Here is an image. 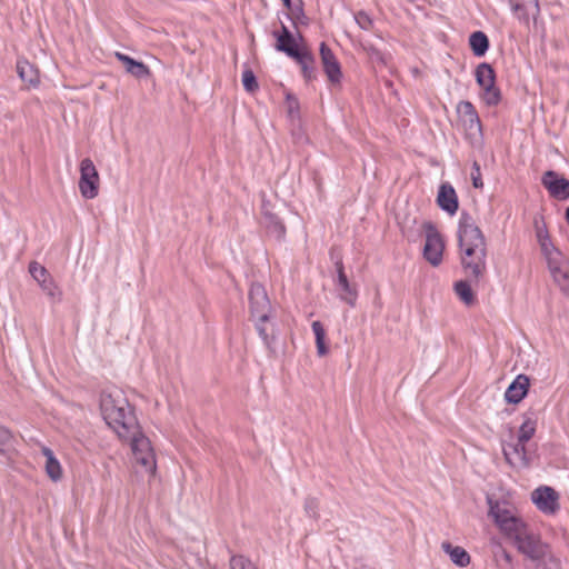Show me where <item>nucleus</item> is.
Listing matches in <instances>:
<instances>
[{"label":"nucleus","instance_id":"obj_1","mask_svg":"<svg viewBox=\"0 0 569 569\" xmlns=\"http://www.w3.org/2000/svg\"><path fill=\"white\" fill-rule=\"evenodd\" d=\"M458 241L465 272L479 280L487 270V243L482 231L468 213H462L460 217Z\"/></svg>","mask_w":569,"mask_h":569},{"label":"nucleus","instance_id":"obj_2","mask_svg":"<svg viewBox=\"0 0 569 569\" xmlns=\"http://www.w3.org/2000/svg\"><path fill=\"white\" fill-rule=\"evenodd\" d=\"M100 409L104 421L114 430L119 438L137 432L139 423L133 408L120 393L102 395Z\"/></svg>","mask_w":569,"mask_h":569},{"label":"nucleus","instance_id":"obj_3","mask_svg":"<svg viewBox=\"0 0 569 569\" xmlns=\"http://www.w3.org/2000/svg\"><path fill=\"white\" fill-rule=\"evenodd\" d=\"M120 439L129 441L134 461L153 476L157 468L154 452L150 440L142 433L140 426L137 427V432L123 436Z\"/></svg>","mask_w":569,"mask_h":569},{"label":"nucleus","instance_id":"obj_4","mask_svg":"<svg viewBox=\"0 0 569 569\" xmlns=\"http://www.w3.org/2000/svg\"><path fill=\"white\" fill-rule=\"evenodd\" d=\"M517 549L532 560L542 561L549 557V547L529 527L513 540Z\"/></svg>","mask_w":569,"mask_h":569},{"label":"nucleus","instance_id":"obj_5","mask_svg":"<svg viewBox=\"0 0 569 569\" xmlns=\"http://www.w3.org/2000/svg\"><path fill=\"white\" fill-rule=\"evenodd\" d=\"M422 229L426 233V242L423 246V258L433 267H438L442 261L445 250V241L430 221L422 223Z\"/></svg>","mask_w":569,"mask_h":569},{"label":"nucleus","instance_id":"obj_6","mask_svg":"<svg viewBox=\"0 0 569 569\" xmlns=\"http://www.w3.org/2000/svg\"><path fill=\"white\" fill-rule=\"evenodd\" d=\"M477 83L483 90V99L488 106H497L501 100L500 90L496 87V73L493 68L486 62L476 69Z\"/></svg>","mask_w":569,"mask_h":569},{"label":"nucleus","instance_id":"obj_7","mask_svg":"<svg viewBox=\"0 0 569 569\" xmlns=\"http://www.w3.org/2000/svg\"><path fill=\"white\" fill-rule=\"evenodd\" d=\"M99 173L89 158L80 162V180L79 190L84 199H93L98 196L99 190Z\"/></svg>","mask_w":569,"mask_h":569},{"label":"nucleus","instance_id":"obj_8","mask_svg":"<svg viewBox=\"0 0 569 569\" xmlns=\"http://www.w3.org/2000/svg\"><path fill=\"white\" fill-rule=\"evenodd\" d=\"M249 301L251 316L256 320H269L271 306L267 291L261 283L254 282L251 284Z\"/></svg>","mask_w":569,"mask_h":569},{"label":"nucleus","instance_id":"obj_9","mask_svg":"<svg viewBox=\"0 0 569 569\" xmlns=\"http://www.w3.org/2000/svg\"><path fill=\"white\" fill-rule=\"evenodd\" d=\"M531 500L545 515H555L560 509L559 493L551 487L540 486L531 492Z\"/></svg>","mask_w":569,"mask_h":569},{"label":"nucleus","instance_id":"obj_10","mask_svg":"<svg viewBox=\"0 0 569 569\" xmlns=\"http://www.w3.org/2000/svg\"><path fill=\"white\" fill-rule=\"evenodd\" d=\"M462 124L470 137L482 136V126L475 106L470 101H461L457 107Z\"/></svg>","mask_w":569,"mask_h":569},{"label":"nucleus","instance_id":"obj_11","mask_svg":"<svg viewBox=\"0 0 569 569\" xmlns=\"http://www.w3.org/2000/svg\"><path fill=\"white\" fill-rule=\"evenodd\" d=\"M541 182L551 197L558 200L569 199V180L565 177L549 170L543 173Z\"/></svg>","mask_w":569,"mask_h":569},{"label":"nucleus","instance_id":"obj_12","mask_svg":"<svg viewBox=\"0 0 569 569\" xmlns=\"http://www.w3.org/2000/svg\"><path fill=\"white\" fill-rule=\"evenodd\" d=\"M547 264L553 281L561 289H569V260L561 252L558 257L548 258Z\"/></svg>","mask_w":569,"mask_h":569},{"label":"nucleus","instance_id":"obj_13","mask_svg":"<svg viewBox=\"0 0 569 569\" xmlns=\"http://www.w3.org/2000/svg\"><path fill=\"white\" fill-rule=\"evenodd\" d=\"M509 2L517 19L526 27H529L530 18L537 21L540 13L538 0H509Z\"/></svg>","mask_w":569,"mask_h":569},{"label":"nucleus","instance_id":"obj_14","mask_svg":"<svg viewBox=\"0 0 569 569\" xmlns=\"http://www.w3.org/2000/svg\"><path fill=\"white\" fill-rule=\"evenodd\" d=\"M320 58L329 81L333 84L340 83L342 77L340 63L325 42L320 43Z\"/></svg>","mask_w":569,"mask_h":569},{"label":"nucleus","instance_id":"obj_15","mask_svg":"<svg viewBox=\"0 0 569 569\" xmlns=\"http://www.w3.org/2000/svg\"><path fill=\"white\" fill-rule=\"evenodd\" d=\"M526 443L527 442H520L517 438L516 443H509L503 447V456L510 466L518 468H526L529 466Z\"/></svg>","mask_w":569,"mask_h":569},{"label":"nucleus","instance_id":"obj_16","mask_svg":"<svg viewBox=\"0 0 569 569\" xmlns=\"http://www.w3.org/2000/svg\"><path fill=\"white\" fill-rule=\"evenodd\" d=\"M529 386V377L522 373L518 375L505 392L506 401L508 403H519L527 396Z\"/></svg>","mask_w":569,"mask_h":569},{"label":"nucleus","instance_id":"obj_17","mask_svg":"<svg viewBox=\"0 0 569 569\" xmlns=\"http://www.w3.org/2000/svg\"><path fill=\"white\" fill-rule=\"evenodd\" d=\"M272 34L277 39L276 49L278 51L284 52L290 58L298 57V53L301 52L292 33L284 24L281 26V31H273Z\"/></svg>","mask_w":569,"mask_h":569},{"label":"nucleus","instance_id":"obj_18","mask_svg":"<svg viewBox=\"0 0 569 569\" xmlns=\"http://www.w3.org/2000/svg\"><path fill=\"white\" fill-rule=\"evenodd\" d=\"M438 206L448 212L455 214L458 210V198L453 187L449 183H442L437 197Z\"/></svg>","mask_w":569,"mask_h":569},{"label":"nucleus","instance_id":"obj_19","mask_svg":"<svg viewBox=\"0 0 569 569\" xmlns=\"http://www.w3.org/2000/svg\"><path fill=\"white\" fill-rule=\"evenodd\" d=\"M114 57L123 64L126 71L137 79H144L150 76V69L141 61L122 53L116 52Z\"/></svg>","mask_w":569,"mask_h":569},{"label":"nucleus","instance_id":"obj_20","mask_svg":"<svg viewBox=\"0 0 569 569\" xmlns=\"http://www.w3.org/2000/svg\"><path fill=\"white\" fill-rule=\"evenodd\" d=\"M16 438L11 430L4 426H0V459L4 461L11 460L16 453Z\"/></svg>","mask_w":569,"mask_h":569},{"label":"nucleus","instance_id":"obj_21","mask_svg":"<svg viewBox=\"0 0 569 569\" xmlns=\"http://www.w3.org/2000/svg\"><path fill=\"white\" fill-rule=\"evenodd\" d=\"M261 223L266 228L267 232L278 240L284 238L286 227L282 221L272 212L264 210L262 213Z\"/></svg>","mask_w":569,"mask_h":569},{"label":"nucleus","instance_id":"obj_22","mask_svg":"<svg viewBox=\"0 0 569 569\" xmlns=\"http://www.w3.org/2000/svg\"><path fill=\"white\" fill-rule=\"evenodd\" d=\"M442 550L449 555L451 561L458 567H467L470 563V555L460 546H452L448 541L441 543Z\"/></svg>","mask_w":569,"mask_h":569},{"label":"nucleus","instance_id":"obj_23","mask_svg":"<svg viewBox=\"0 0 569 569\" xmlns=\"http://www.w3.org/2000/svg\"><path fill=\"white\" fill-rule=\"evenodd\" d=\"M41 453L46 457V472L52 481H59L62 478V468L53 451L43 446Z\"/></svg>","mask_w":569,"mask_h":569},{"label":"nucleus","instance_id":"obj_24","mask_svg":"<svg viewBox=\"0 0 569 569\" xmlns=\"http://www.w3.org/2000/svg\"><path fill=\"white\" fill-rule=\"evenodd\" d=\"M537 429V417L535 412H526L523 421L518 430V439L520 442H528L535 435Z\"/></svg>","mask_w":569,"mask_h":569},{"label":"nucleus","instance_id":"obj_25","mask_svg":"<svg viewBox=\"0 0 569 569\" xmlns=\"http://www.w3.org/2000/svg\"><path fill=\"white\" fill-rule=\"evenodd\" d=\"M17 72L23 82H27L31 86L39 83V74L37 68L26 59L18 60Z\"/></svg>","mask_w":569,"mask_h":569},{"label":"nucleus","instance_id":"obj_26","mask_svg":"<svg viewBox=\"0 0 569 569\" xmlns=\"http://www.w3.org/2000/svg\"><path fill=\"white\" fill-rule=\"evenodd\" d=\"M528 526L525 521L520 517L516 516L513 518H509L507 521H502V525L498 528L507 538L513 541Z\"/></svg>","mask_w":569,"mask_h":569},{"label":"nucleus","instance_id":"obj_27","mask_svg":"<svg viewBox=\"0 0 569 569\" xmlns=\"http://www.w3.org/2000/svg\"><path fill=\"white\" fill-rule=\"evenodd\" d=\"M489 516L493 518V521L498 527L502 525V521H507L509 518H513L517 516V513L506 503H493L491 500H489Z\"/></svg>","mask_w":569,"mask_h":569},{"label":"nucleus","instance_id":"obj_28","mask_svg":"<svg viewBox=\"0 0 569 569\" xmlns=\"http://www.w3.org/2000/svg\"><path fill=\"white\" fill-rule=\"evenodd\" d=\"M469 46L476 57H483L489 48V39L482 31H475L469 37Z\"/></svg>","mask_w":569,"mask_h":569},{"label":"nucleus","instance_id":"obj_29","mask_svg":"<svg viewBox=\"0 0 569 569\" xmlns=\"http://www.w3.org/2000/svg\"><path fill=\"white\" fill-rule=\"evenodd\" d=\"M293 59L301 66L305 79L310 81L316 78V71L313 68L315 60L309 52L301 51L298 53V57H295Z\"/></svg>","mask_w":569,"mask_h":569},{"label":"nucleus","instance_id":"obj_30","mask_svg":"<svg viewBox=\"0 0 569 569\" xmlns=\"http://www.w3.org/2000/svg\"><path fill=\"white\" fill-rule=\"evenodd\" d=\"M312 331L316 337L317 353L320 357L328 355L329 348L326 345V330L320 321L311 323Z\"/></svg>","mask_w":569,"mask_h":569},{"label":"nucleus","instance_id":"obj_31","mask_svg":"<svg viewBox=\"0 0 569 569\" xmlns=\"http://www.w3.org/2000/svg\"><path fill=\"white\" fill-rule=\"evenodd\" d=\"M312 331L316 337L317 353L320 357L328 355L329 348L326 345V330L320 321L311 323Z\"/></svg>","mask_w":569,"mask_h":569},{"label":"nucleus","instance_id":"obj_32","mask_svg":"<svg viewBox=\"0 0 569 569\" xmlns=\"http://www.w3.org/2000/svg\"><path fill=\"white\" fill-rule=\"evenodd\" d=\"M455 292L459 297V299L467 306H470L475 302L473 291L467 281L460 280L456 282Z\"/></svg>","mask_w":569,"mask_h":569},{"label":"nucleus","instance_id":"obj_33","mask_svg":"<svg viewBox=\"0 0 569 569\" xmlns=\"http://www.w3.org/2000/svg\"><path fill=\"white\" fill-rule=\"evenodd\" d=\"M360 46L372 62H377L380 64L387 63L386 54L377 47H375L372 43H370L369 41H361Z\"/></svg>","mask_w":569,"mask_h":569},{"label":"nucleus","instance_id":"obj_34","mask_svg":"<svg viewBox=\"0 0 569 569\" xmlns=\"http://www.w3.org/2000/svg\"><path fill=\"white\" fill-rule=\"evenodd\" d=\"M337 288L339 291V298L346 303H348L350 307H355L358 297L357 289L353 286H351L350 282Z\"/></svg>","mask_w":569,"mask_h":569},{"label":"nucleus","instance_id":"obj_35","mask_svg":"<svg viewBox=\"0 0 569 569\" xmlns=\"http://www.w3.org/2000/svg\"><path fill=\"white\" fill-rule=\"evenodd\" d=\"M43 292L48 295L51 299L60 301L61 300V291L57 287L56 282L53 281L52 277H48L44 282H41L39 284Z\"/></svg>","mask_w":569,"mask_h":569},{"label":"nucleus","instance_id":"obj_36","mask_svg":"<svg viewBox=\"0 0 569 569\" xmlns=\"http://www.w3.org/2000/svg\"><path fill=\"white\" fill-rule=\"evenodd\" d=\"M495 560L498 569H512V557L503 548L500 547L498 551L495 552Z\"/></svg>","mask_w":569,"mask_h":569},{"label":"nucleus","instance_id":"obj_37","mask_svg":"<svg viewBox=\"0 0 569 569\" xmlns=\"http://www.w3.org/2000/svg\"><path fill=\"white\" fill-rule=\"evenodd\" d=\"M331 258L335 259V266L337 271V287H342L343 284L349 283L347 274L345 273L343 262L340 256L335 257V251L331 250Z\"/></svg>","mask_w":569,"mask_h":569},{"label":"nucleus","instance_id":"obj_38","mask_svg":"<svg viewBox=\"0 0 569 569\" xmlns=\"http://www.w3.org/2000/svg\"><path fill=\"white\" fill-rule=\"evenodd\" d=\"M29 272L31 277L40 284L41 282H44V280L50 277L48 270L41 266L40 263L32 261L29 264Z\"/></svg>","mask_w":569,"mask_h":569},{"label":"nucleus","instance_id":"obj_39","mask_svg":"<svg viewBox=\"0 0 569 569\" xmlns=\"http://www.w3.org/2000/svg\"><path fill=\"white\" fill-rule=\"evenodd\" d=\"M303 509L309 518L319 519V500L315 497H307L303 502Z\"/></svg>","mask_w":569,"mask_h":569},{"label":"nucleus","instance_id":"obj_40","mask_svg":"<svg viewBox=\"0 0 569 569\" xmlns=\"http://www.w3.org/2000/svg\"><path fill=\"white\" fill-rule=\"evenodd\" d=\"M242 84L248 92H254L258 88V81L252 70L247 69L242 72Z\"/></svg>","mask_w":569,"mask_h":569},{"label":"nucleus","instance_id":"obj_41","mask_svg":"<svg viewBox=\"0 0 569 569\" xmlns=\"http://www.w3.org/2000/svg\"><path fill=\"white\" fill-rule=\"evenodd\" d=\"M231 569H258L248 558L243 556H233L230 559Z\"/></svg>","mask_w":569,"mask_h":569},{"label":"nucleus","instance_id":"obj_42","mask_svg":"<svg viewBox=\"0 0 569 569\" xmlns=\"http://www.w3.org/2000/svg\"><path fill=\"white\" fill-rule=\"evenodd\" d=\"M355 20L362 30L369 31L373 28V20L365 11L357 12L355 14Z\"/></svg>","mask_w":569,"mask_h":569},{"label":"nucleus","instance_id":"obj_43","mask_svg":"<svg viewBox=\"0 0 569 569\" xmlns=\"http://www.w3.org/2000/svg\"><path fill=\"white\" fill-rule=\"evenodd\" d=\"M539 246H540L542 254L545 256L546 259L552 258L555 256L558 257V254L561 253V251L557 247L553 246L551 240L545 241V242L540 243Z\"/></svg>","mask_w":569,"mask_h":569},{"label":"nucleus","instance_id":"obj_44","mask_svg":"<svg viewBox=\"0 0 569 569\" xmlns=\"http://www.w3.org/2000/svg\"><path fill=\"white\" fill-rule=\"evenodd\" d=\"M287 108L290 118L295 119L299 116V101L292 94H287Z\"/></svg>","mask_w":569,"mask_h":569},{"label":"nucleus","instance_id":"obj_45","mask_svg":"<svg viewBox=\"0 0 569 569\" xmlns=\"http://www.w3.org/2000/svg\"><path fill=\"white\" fill-rule=\"evenodd\" d=\"M535 569H561L560 561L552 556L539 561Z\"/></svg>","mask_w":569,"mask_h":569},{"label":"nucleus","instance_id":"obj_46","mask_svg":"<svg viewBox=\"0 0 569 569\" xmlns=\"http://www.w3.org/2000/svg\"><path fill=\"white\" fill-rule=\"evenodd\" d=\"M471 180H472V186L475 188L478 189V188H482L483 187V182H482V178H481V171H480V166L476 161L472 164Z\"/></svg>","mask_w":569,"mask_h":569},{"label":"nucleus","instance_id":"obj_47","mask_svg":"<svg viewBox=\"0 0 569 569\" xmlns=\"http://www.w3.org/2000/svg\"><path fill=\"white\" fill-rule=\"evenodd\" d=\"M268 320H257V323H256V328L258 330V333L259 336L261 337V339L263 340V342L269 346L270 341H269V336L267 333V330H266V322Z\"/></svg>","mask_w":569,"mask_h":569},{"label":"nucleus","instance_id":"obj_48","mask_svg":"<svg viewBox=\"0 0 569 569\" xmlns=\"http://www.w3.org/2000/svg\"><path fill=\"white\" fill-rule=\"evenodd\" d=\"M536 234H537L539 244L545 241L550 240L549 233L545 227L536 226Z\"/></svg>","mask_w":569,"mask_h":569},{"label":"nucleus","instance_id":"obj_49","mask_svg":"<svg viewBox=\"0 0 569 569\" xmlns=\"http://www.w3.org/2000/svg\"><path fill=\"white\" fill-rule=\"evenodd\" d=\"M282 2L287 9H291V0H282Z\"/></svg>","mask_w":569,"mask_h":569},{"label":"nucleus","instance_id":"obj_50","mask_svg":"<svg viewBox=\"0 0 569 569\" xmlns=\"http://www.w3.org/2000/svg\"><path fill=\"white\" fill-rule=\"evenodd\" d=\"M566 220L567 223L569 224V207L566 209Z\"/></svg>","mask_w":569,"mask_h":569}]
</instances>
